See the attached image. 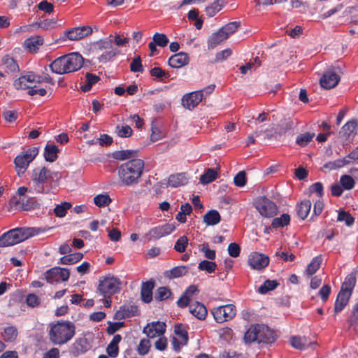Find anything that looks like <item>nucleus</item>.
Segmentation results:
<instances>
[{"label": "nucleus", "instance_id": "obj_43", "mask_svg": "<svg viewBox=\"0 0 358 358\" xmlns=\"http://www.w3.org/2000/svg\"><path fill=\"white\" fill-rule=\"evenodd\" d=\"M322 264V258L320 257H314L312 261L308 264L306 268V273L308 275H313L320 268Z\"/></svg>", "mask_w": 358, "mask_h": 358}, {"label": "nucleus", "instance_id": "obj_8", "mask_svg": "<svg viewBox=\"0 0 358 358\" xmlns=\"http://www.w3.org/2000/svg\"><path fill=\"white\" fill-rule=\"evenodd\" d=\"M211 313L217 323H222L232 320L236 316V308L233 304H227L214 308Z\"/></svg>", "mask_w": 358, "mask_h": 358}, {"label": "nucleus", "instance_id": "obj_44", "mask_svg": "<svg viewBox=\"0 0 358 358\" xmlns=\"http://www.w3.org/2000/svg\"><path fill=\"white\" fill-rule=\"evenodd\" d=\"M290 221V216L288 213H284L280 217H275L273 220L271 226L273 228H280L287 225Z\"/></svg>", "mask_w": 358, "mask_h": 358}, {"label": "nucleus", "instance_id": "obj_30", "mask_svg": "<svg viewBox=\"0 0 358 358\" xmlns=\"http://www.w3.org/2000/svg\"><path fill=\"white\" fill-rule=\"evenodd\" d=\"M228 37L220 29L218 31L213 34L208 41V49L215 48L218 44L226 40Z\"/></svg>", "mask_w": 358, "mask_h": 358}, {"label": "nucleus", "instance_id": "obj_48", "mask_svg": "<svg viewBox=\"0 0 358 358\" xmlns=\"http://www.w3.org/2000/svg\"><path fill=\"white\" fill-rule=\"evenodd\" d=\"M216 268V263L208 260H203L200 262L198 265V268L200 271H205L209 273H213Z\"/></svg>", "mask_w": 358, "mask_h": 358}, {"label": "nucleus", "instance_id": "obj_22", "mask_svg": "<svg viewBox=\"0 0 358 358\" xmlns=\"http://www.w3.org/2000/svg\"><path fill=\"white\" fill-rule=\"evenodd\" d=\"M44 40L40 36H33L27 38L24 42V48L31 53H36L43 44Z\"/></svg>", "mask_w": 358, "mask_h": 358}, {"label": "nucleus", "instance_id": "obj_59", "mask_svg": "<svg viewBox=\"0 0 358 358\" xmlns=\"http://www.w3.org/2000/svg\"><path fill=\"white\" fill-rule=\"evenodd\" d=\"M239 25L240 22H231L222 27L221 29L225 34H227V36L229 37L231 34H234L237 30Z\"/></svg>", "mask_w": 358, "mask_h": 358}, {"label": "nucleus", "instance_id": "obj_29", "mask_svg": "<svg viewBox=\"0 0 358 358\" xmlns=\"http://www.w3.org/2000/svg\"><path fill=\"white\" fill-rule=\"evenodd\" d=\"M189 271V267L186 266H176L171 270L166 271L164 275L169 279H173L185 275Z\"/></svg>", "mask_w": 358, "mask_h": 358}, {"label": "nucleus", "instance_id": "obj_33", "mask_svg": "<svg viewBox=\"0 0 358 358\" xmlns=\"http://www.w3.org/2000/svg\"><path fill=\"white\" fill-rule=\"evenodd\" d=\"M311 205L310 201L306 199L302 201L296 206V213L301 220H305L307 217L311 209Z\"/></svg>", "mask_w": 358, "mask_h": 358}, {"label": "nucleus", "instance_id": "obj_28", "mask_svg": "<svg viewBox=\"0 0 358 358\" xmlns=\"http://www.w3.org/2000/svg\"><path fill=\"white\" fill-rule=\"evenodd\" d=\"M113 159L120 161H124L126 159H136L138 157V150H123L115 151L112 153Z\"/></svg>", "mask_w": 358, "mask_h": 358}, {"label": "nucleus", "instance_id": "obj_18", "mask_svg": "<svg viewBox=\"0 0 358 358\" xmlns=\"http://www.w3.org/2000/svg\"><path fill=\"white\" fill-rule=\"evenodd\" d=\"M248 264L252 268L261 270L268 265L269 258L264 254L254 252L250 255Z\"/></svg>", "mask_w": 358, "mask_h": 358}, {"label": "nucleus", "instance_id": "obj_38", "mask_svg": "<svg viewBox=\"0 0 358 358\" xmlns=\"http://www.w3.org/2000/svg\"><path fill=\"white\" fill-rule=\"evenodd\" d=\"M100 80L99 77L90 73L85 75V83L82 85L80 89L83 92H88L92 85Z\"/></svg>", "mask_w": 358, "mask_h": 358}, {"label": "nucleus", "instance_id": "obj_5", "mask_svg": "<svg viewBox=\"0 0 358 358\" xmlns=\"http://www.w3.org/2000/svg\"><path fill=\"white\" fill-rule=\"evenodd\" d=\"M34 229H13L0 237V247H8L17 244L34 235Z\"/></svg>", "mask_w": 358, "mask_h": 358}, {"label": "nucleus", "instance_id": "obj_46", "mask_svg": "<svg viewBox=\"0 0 358 358\" xmlns=\"http://www.w3.org/2000/svg\"><path fill=\"white\" fill-rule=\"evenodd\" d=\"M119 53L120 50L118 49L111 48L109 50L103 52L99 57V61L101 63H106L112 60Z\"/></svg>", "mask_w": 358, "mask_h": 358}, {"label": "nucleus", "instance_id": "obj_35", "mask_svg": "<svg viewBox=\"0 0 358 358\" xmlns=\"http://www.w3.org/2000/svg\"><path fill=\"white\" fill-rule=\"evenodd\" d=\"M58 148L52 144H48L44 149V157L47 162H53L57 158Z\"/></svg>", "mask_w": 358, "mask_h": 358}, {"label": "nucleus", "instance_id": "obj_32", "mask_svg": "<svg viewBox=\"0 0 358 358\" xmlns=\"http://www.w3.org/2000/svg\"><path fill=\"white\" fill-rule=\"evenodd\" d=\"M138 308L134 306H123L115 314V318L118 320L131 317L136 314Z\"/></svg>", "mask_w": 358, "mask_h": 358}, {"label": "nucleus", "instance_id": "obj_53", "mask_svg": "<svg viewBox=\"0 0 358 358\" xmlns=\"http://www.w3.org/2000/svg\"><path fill=\"white\" fill-rule=\"evenodd\" d=\"M115 133L119 137L128 138L131 136L133 130L128 125H124L122 127L117 125L115 127Z\"/></svg>", "mask_w": 358, "mask_h": 358}, {"label": "nucleus", "instance_id": "obj_15", "mask_svg": "<svg viewBox=\"0 0 358 358\" xmlns=\"http://www.w3.org/2000/svg\"><path fill=\"white\" fill-rule=\"evenodd\" d=\"M257 343L268 344L274 342L273 332L267 326L257 324Z\"/></svg>", "mask_w": 358, "mask_h": 358}, {"label": "nucleus", "instance_id": "obj_27", "mask_svg": "<svg viewBox=\"0 0 358 358\" xmlns=\"http://www.w3.org/2000/svg\"><path fill=\"white\" fill-rule=\"evenodd\" d=\"M358 123L355 120L348 121L341 128L339 131L341 136L348 138L351 135H355L357 133Z\"/></svg>", "mask_w": 358, "mask_h": 358}, {"label": "nucleus", "instance_id": "obj_11", "mask_svg": "<svg viewBox=\"0 0 358 358\" xmlns=\"http://www.w3.org/2000/svg\"><path fill=\"white\" fill-rule=\"evenodd\" d=\"M70 272L68 268L54 267L45 273V278L49 283L64 282L69 278Z\"/></svg>", "mask_w": 358, "mask_h": 358}, {"label": "nucleus", "instance_id": "obj_36", "mask_svg": "<svg viewBox=\"0 0 358 358\" xmlns=\"http://www.w3.org/2000/svg\"><path fill=\"white\" fill-rule=\"evenodd\" d=\"M225 4L224 0H216L212 4L206 8V15L211 17L217 13Z\"/></svg>", "mask_w": 358, "mask_h": 358}, {"label": "nucleus", "instance_id": "obj_42", "mask_svg": "<svg viewBox=\"0 0 358 358\" xmlns=\"http://www.w3.org/2000/svg\"><path fill=\"white\" fill-rule=\"evenodd\" d=\"M17 330L14 326H9L4 329L2 336L6 342H13L17 336Z\"/></svg>", "mask_w": 358, "mask_h": 358}, {"label": "nucleus", "instance_id": "obj_56", "mask_svg": "<svg viewBox=\"0 0 358 358\" xmlns=\"http://www.w3.org/2000/svg\"><path fill=\"white\" fill-rule=\"evenodd\" d=\"M337 220L339 222H345V224L350 227L355 222V218L348 212L340 211L338 214Z\"/></svg>", "mask_w": 358, "mask_h": 358}, {"label": "nucleus", "instance_id": "obj_57", "mask_svg": "<svg viewBox=\"0 0 358 358\" xmlns=\"http://www.w3.org/2000/svg\"><path fill=\"white\" fill-rule=\"evenodd\" d=\"M153 41L160 47H165L169 42V38L164 34L156 33L152 37Z\"/></svg>", "mask_w": 358, "mask_h": 358}, {"label": "nucleus", "instance_id": "obj_39", "mask_svg": "<svg viewBox=\"0 0 358 358\" xmlns=\"http://www.w3.org/2000/svg\"><path fill=\"white\" fill-rule=\"evenodd\" d=\"M352 159L348 158V155L341 159H338L334 162L326 164L324 166L330 169H336L343 167L345 165L351 164Z\"/></svg>", "mask_w": 358, "mask_h": 358}, {"label": "nucleus", "instance_id": "obj_41", "mask_svg": "<svg viewBox=\"0 0 358 358\" xmlns=\"http://www.w3.org/2000/svg\"><path fill=\"white\" fill-rule=\"evenodd\" d=\"M2 64L9 72L19 71V66L15 60L8 55H6L2 58Z\"/></svg>", "mask_w": 358, "mask_h": 358}, {"label": "nucleus", "instance_id": "obj_37", "mask_svg": "<svg viewBox=\"0 0 358 358\" xmlns=\"http://www.w3.org/2000/svg\"><path fill=\"white\" fill-rule=\"evenodd\" d=\"M83 257V255L81 252H75L65 255L60 259L59 262L62 264H73L81 260Z\"/></svg>", "mask_w": 358, "mask_h": 358}, {"label": "nucleus", "instance_id": "obj_9", "mask_svg": "<svg viewBox=\"0 0 358 358\" xmlns=\"http://www.w3.org/2000/svg\"><path fill=\"white\" fill-rule=\"evenodd\" d=\"M256 209L264 217H270L275 215L277 207L274 202L265 196L258 198L255 203Z\"/></svg>", "mask_w": 358, "mask_h": 358}, {"label": "nucleus", "instance_id": "obj_51", "mask_svg": "<svg viewBox=\"0 0 358 358\" xmlns=\"http://www.w3.org/2000/svg\"><path fill=\"white\" fill-rule=\"evenodd\" d=\"M113 40L108 37L103 39H101L94 44V48L96 50H108L112 48Z\"/></svg>", "mask_w": 358, "mask_h": 358}, {"label": "nucleus", "instance_id": "obj_49", "mask_svg": "<svg viewBox=\"0 0 358 358\" xmlns=\"http://www.w3.org/2000/svg\"><path fill=\"white\" fill-rule=\"evenodd\" d=\"M72 205L69 202H63L61 204L57 205L54 209V213L56 216L63 217L66 215L67 210L71 208Z\"/></svg>", "mask_w": 358, "mask_h": 358}, {"label": "nucleus", "instance_id": "obj_17", "mask_svg": "<svg viewBox=\"0 0 358 358\" xmlns=\"http://www.w3.org/2000/svg\"><path fill=\"white\" fill-rule=\"evenodd\" d=\"M166 331V324L162 322H153L148 324L143 329V332L148 337L153 338L163 335Z\"/></svg>", "mask_w": 358, "mask_h": 358}, {"label": "nucleus", "instance_id": "obj_3", "mask_svg": "<svg viewBox=\"0 0 358 358\" xmlns=\"http://www.w3.org/2000/svg\"><path fill=\"white\" fill-rule=\"evenodd\" d=\"M57 173L46 167L36 168L33 171L31 181L34 191L39 194H48L51 191L52 182Z\"/></svg>", "mask_w": 358, "mask_h": 358}, {"label": "nucleus", "instance_id": "obj_21", "mask_svg": "<svg viewBox=\"0 0 358 358\" xmlns=\"http://www.w3.org/2000/svg\"><path fill=\"white\" fill-rule=\"evenodd\" d=\"M189 56L186 52H180L172 55L169 59V65L172 68H180L189 63Z\"/></svg>", "mask_w": 358, "mask_h": 358}, {"label": "nucleus", "instance_id": "obj_16", "mask_svg": "<svg viewBox=\"0 0 358 358\" xmlns=\"http://www.w3.org/2000/svg\"><path fill=\"white\" fill-rule=\"evenodd\" d=\"M340 81V76L334 71H327L320 79L322 87L330 90L335 87Z\"/></svg>", "mask_w": 358, "mask_h": 358}, {"label": "nucleus", "instance_id": "obj_61", "mask_svg": "<svg viewBox=\"0 0 358 358\" xmlns=\"http://www.w3.org/2000/svg\"><path fill=\"white\" fill-rule=\"evenodd\" d=\"M171 294V290L166 287L158 288L155 295V299L159 301H163L169 297Z\"/></svg>", "mask_w": 358, "mask_h": 358}, {"label": "nucleus", "instance_id": "obj_47", "mask_svg": "<svg viewBox=\"0 0 358 358\" xmlns=\"http://www.w3.org/2000/svg\"><path fill=\"white\" fill-rule=\"evenodd\" d=\"M276 280H266L264 282L260 285L258 288V292L262 294H265L268 292L273 290L278 285Z\"/></svg>", "mask_w": 358, "mask_h": 358}, {"label": "nucleus", "instance_id": "obj_58", "mask_svg": "<svg viewBox=\"0 0 358 358\" xmlns=\"http://www.w3.org/2000/svg\"><path fill=\"white\" fill-rule=\"evenodd\" d=\"M187 244L188 238L187 236H182L177 240L174 245V249L178 252H183L185 251Z\"/></svg>", "mask_w": 358, "mask_h": 358}, {"label": "nucleus", "instance_id": "obj_19", "mask_svg": "<svg viewBox=\"0 0 358 358\" xmlns=\"http://www.w3.org/2000/svg\"><path fill=\"white\" fill-rule=\"evenodd\" d=\"M202 99V94L201 92L195 91L184 95L182 99V103L185 108L192 110L194 108Z\"/></svg>", "mask_w": 358, "mask_h": 358}, {"label": "nucleus", "instance_id": "obj_60", "mask_svg": "<svg viewBox=\"0 0 358 358\" xmlns=\"http://www.w3.org/2000/svg\"><path fill=\"white\" fill-rule=\"evenodd\" d=\"M130 70L134 73L143 71L140 56L137 55L133 59L130 64Z\"/></svg>", "mask_w": 358, "mask_h": 358}, {"label": "nucleus", "instance_id": "obj_63", "mask_svg": "<svg viewBox=\"0 0 358 358\" xmlns=\"http://www.w3.org/2000/svg\"><path fill=\"white\" fill-rule=\"evenodd\" d=\"M150 348V341L148 339H142L140 341V343L138 346V352L141 355H145L149 352Z\"/></svg>", "mask_w": 358, "mask_h": 358}, {"label": "nucleus", "instance_id": "obj_45", "mask_svg": "<svg viewBox=\"0 0 358 358\" xmlns=\"http://www.w3.org/2000/svg\"><path fill=\"white\" fill-rule=\"evenodd\" d=\"M17 205L23 210H29L34 208L35 201L33 198L20 197L17 201Z\"/></svg>", "mask_w": 358, "mask_h": 358}, {"label": "nucleus", "instance_id": "obj_34", "mask_svg": "<svg viewBox=\"0 0 358 358\" xmlns=\"http://www.w3.org/2000/svg\"><path fill=\"white\" fill-rule=\"evenodd\" d=\"M220 215L216 210L208 211L203 216V222L206 225H215L220 222Z\"/></svg>", "mask_w": 358, "mask_h": 358}, {"label": "nucleus", "instance_id": "obj_13", "mask_svg": "<svg viewBox=\"0 0 358 358\" xmlns=\"http://www.w3.org/2000/svg\"><path fill=\"white\" fill-rule=\"evenodd\" d=\"M92 32L90 26L76 27L64 32V38L71 41H78L88 36Z\"/></svg>", "mask_w": 358, "mask_h": 358}, {"label": "nucleus", "instance_id": "obj_64", "mask_svg": "<svg viewBox=\"0 0 358 358\" xmlns=\"http://www.w3.org/2000/svg\"><path fill=\"white\" fill-rule=\"evenodd\" d=\"M331 291V288L329 285H324L319 290L317 294L321 297L322 301L325 302L328 299Z\"/></svg>", "mask_w": 358, "mask_h": 358}, {"label": "nucleus", "instance_id": "obj_7", "mask_svg": "<svg viewBox=\"0 0 358 358\" xmlns=\"http://www.w3.org/2000/svg\"><path fill=\"white\" fill-rule=\"evenodd\" d=\"M37 155L38 149L32 148L21 152L15 158L14 163L19 176L24 173L29 164L34 159Z\"/></svg>", "mask_w": 358, "mask_h": 358}, {"label": "nucleus", "instance_id": "obj_52", "mask_svg": "<svg viewBox=\"0 0 358 358\" xmlns=\"http://www.w3.org/2000/svg\"><path fill=\"white\" fill-rule=\"evenodd\" d=\"M314 136V133L306 132L304 134H301L296 137V143L300 146H306L312 141Z\"/></svg>", "mask_w": 358, "mask_h": 358}, {"label": "nucleus", "instance_id": "obj_12", "mask_svg": "<svg viewBox=\"0 0 358 358\" xmlns=\"http://www.w3.org/2000/svg\"><path fill=\"white\" fill-rule=\"evenodd\" d=\"M285 132L286 129H280L278 131L277 129L272 126H269L266 128L262 126L256 129L255 135L256 137H259L263 140H272L279 138L282 134H285Z\"/></svg>", "mask_w": 358, "mask_h": 358}, {"label": "nucleus", "instance_id": "obj_6", "mask_svg": "<svg viewBox=\"0 0 358 358\" xmlns=\"http://www.w3.org/2000/svg\"><path fill=\"white\" fill-rule=\"evenodd\" d=\"M120 285L118 278L113 276L105 277L99 280L97 291L105 298L110 297L120 291Z\"/></svg>", "mask_w": 358, "mask_h": 358}, {"label": "nucleus", "instance_id": "obj_50", "mask_svg": "<svg viewBox=\"0 0 358 358\" xmlns=\"http://www.w3.org/2000/svg\"><path fill=\"white\" fill-rule=\"evenodd\" d=\"M340 184L346 190L352 189L355 185V182L352 176L349 175H343L340 178Z\"/></svg>", "mask_w": 358, "mask_h": 358}, {"label": "nucleus", "instance_id": "obj_14", "mask_svg": "<svg viewBox=\"0 0 358 358\" xmlns=\"http://www.w3.org/2000/svg\"><path fill=\"white\" fill-rule=\"evenodd\" d=\"M175 229V226L173 224L168 223L152 228L147 234V236H149V240H157L163 236L169 235Z\"/></svg>", "mask_w": 358, "mask_h": 358}, {"label": "nucleus", "instance_id": "obj_2", "mask_svg": "<svg viewBox=\"0 0 358 358\" xmlns=\"http://www.w3.org/2000/svg\"><path fill=\"white\" fill-rule=\"evenodd\" d=\"M83 64V57L78 52H71L59 57L50 64L51 71L57 74H65L79 70Z\"/></svg>", "mask_w": 358, "mask_h": 358}, {"label": "nucleus", "instance_id": "obj_40", "mask_svg": "<svg viewBox=\"0 0 358 358\" xmlns=\"http://www.w3.org/2000/svg\"><path fill=\"white\" fill-rule=\"evenodd\" d=\"M217 176V172L213 169H208L200 177L201 184L207 185L214 181Z\"/></svg>", "mask_w": 358, "mask_h": 358}, {"label": "nucleus", "instance_id": "obj_23", "mask_svg": "<svg viewBox=\"0 0 358 358\" xmlns=\"http://www.w3.org/2000/svg\"><path fill=\"white\" fill-rule=\"evenodd\" d=\"M352 294L346 292L339 291L334 303V313L338 314L341 312L348 304Z\"/></svg>", "mask_w": 358, "mask_h": 358}, {"label": "nucleus", "instance_id": "obj_31", "mask_svg": "<svg viewBox=\"0 0 358 358\" xmlns=\"http://www.w3.org/2000/svg\"><path fill=\"white\" fill-rule=\"evenodd\" d=\"M187 183L185 173H176L171 175L168 180V185L172 187H178Z\"/></svg>", "mask_w": 358, "mask_h": 358}, {"label": "nucleus", "instance_id": "obj_62", "mask_svg": "<svg viewBox=\"0 0 358 358\" xmlns=\"http://www.w3.org/2000/svg\"><path fill=\"white\" fill-rule=\"evenodd\" d=\"M150 75L152 77H155L158 79L162 80V79L168 78L169 77V73L168 72L164 71L160 67H154L150 70Z\"/></svg>", "mask_w": 358, "mask_h": 358}, {"label": "nucleus", "instance_id": "obj_26", "mask_svg": "<svg viewBox=\"0 0 358 358\" xmlns=\"http://www.w3.org/2000/svg\"><path fill=\"white\" fill-rule=\"evenodd\" d=\"M189 313L199 320H204L207 315L205 306L198 301L191 303L189 306Z\"/></svg>", "mask_w": 358, "mask_h": 358}, {"label": "nucleus", "instance_id": "obj_20", "mask_svg": "<svg viewBox=\"0 0 358 358\" xmlns=\"http://www.w3.org/2000/svg\"><path fill=\"white\" fill-rule=\"evenodd\" d=\"M316 344V342L311 341L310 338L305 336H292V348L299 350H306L309 347Z\"/></svg>", "mask_w": 358, "mask_h": 358}, {"label": "nucleus", "instance_id": "obj_25", "mask_svg": "<svg viewBox=\"0 0 358 358\" xmlns=\"http://www.w3.org/2000/svg\"><path fill=\"white\" fill-rule=\"evenodd\" d=\"M357 273L358 271L355 270L345 277L344 282L342 283L341 291L346 292L350 294H352L356 285V276Z\"/></svg>", "mask_w": 358, "mask_h": 358}, {"label": "nucleus", "instance_id": "obj_1", "mask_svg": "<svg viewBox=\"0 0 358 358\" xmlns=\"http://www.w3.org/2000/svg\"><path fill=\"white\" fill-rule=\"evenodd\" d=\"M145 163L141 159H132L122 164L118 168V177L122 185H135L141 181Z\"/></svg>", "mask_w": 358, "mask_h": 358}, {"label": "nucleus", "instance_id": "obj_4", "mask_svg": "<svg viewBox=\"0 0 358 358\" xmlns=\"http://www.w3.org/2000/svg\"><path fill=\"white\" fill-rule=\"evenodd\" d=\"M75 334V326L69 321L57 322L50 324L49 336L55 345H63L69 342Z\"/></svg>", "mask_w": 358, "mask_h": 358}, {"label": "nucleus", "instance_id": "obj_54", "mask_svg": "<svg viewBox=\"0 0 358 358\" xmlns=\"http://www.w3.org/2000/svg\"><path fill=\"white\" fill-rule=\"evenodd\" d=\"M257 325L252 326L248 329L244 335V341L246 343H250L257 341Z\"/></svg>", "mask_w": 358, "mask_h": 358}, {"label": "nucleus", "instance_id": "obj_24", "mask_svg": "<svg viewBox=\"0 0 358 358\" xmlns=\"http://www.w3.org/2000/svg\"><path fill=\"white\" fill-rule=\"evenodd\" d=\"M155 282L152 280L144 282L141 285V296L143 301L150 303L152 300V290Z\"/></svg>", "mask_w": 358, "mask_h": 358}, {"label": "nucleus", "instance_id": "obj_10", "mask_svg": "<svg viewBox=\"0 0 358 358\" xmlns=\"http://www.w3.org/2000/svg\"><path fill=\"white\" fill-rule=\"evenodd\" d=\"M45 79H48L46 77H43L39 75L30 73L29 74L22 76L14 82V86L16 89L26 90L29 87L33 86L37 83L43 82Z\"/></svg>", "mask_w": 358, "mask_h": 358}, {"label": "nucleus", "instance_id": "obj_55", "mask_svg": "<svg viewBox=\"0 0 358 358\" xmlns=\"http://www.w3.org/2000/svg\"><path fill=\"white\" fill-rule=\"evenodd\" d=\"M94 203L101 208L105 207L111 202V199L108 194H99L94 198Z\"/></svg>", "mask_w": 358, "mask_h": 358}]
</instances>
